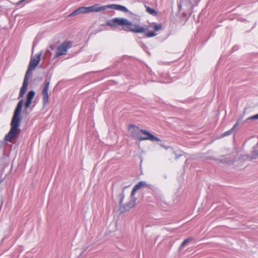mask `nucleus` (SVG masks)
<instances>
[{"label": "nucleus", "mask_w": 258, "mask_h": 258, "mask_svg": "<svg viewBox=\"0 0 258 258\" xmlns=\"http://www.w3.org/2000/svg\"><path fill=\"white\" fill-rule=\"evenodd\" d=\"M105 25L110 27L112 29L118 28L121 27L120 30L126 32H131L135 34H144L145 37L151 38L157 35L154 31H149L148 28L134 24L131 21L124 18L115 17L111 20L107 21Z\"/></svg>", "instance_id": "nucleus-1"}, {"label": "nucleus", "mask_w": 258, "mask_h": 258, "mask_svg": "<svg viewBox=\"0 0 258 258\" xmlns=\"http://www.w3.org/2000/svg\"><path fill=\"white\" fill-rule=\"evenodd\" d=\"M23 106V100H20L15 109L14 114L10 123L11 128L5 137V141L14 143L17 140L21 133L20 128L23 117L21 114Z\"/></svg>", "instance_id": "nucleus-2"}, {"label": "nucleus", "mask_w": 258, "mask_h": 258, "mask_svg": "<svg viewBox=\"0 0 258 258\" xmlns=\"http://www.w3.org/2000/svg\"><path fill=\"white\" fill-rule=\"evenodd\" d=\"M128 130H131V136L134 139H137L139 141L150 140L152 142L161 141L160 138L156 137L149 131L140 129L136 125L130 124L128 126Z\"/></svg>", "instance_id": "nucleus-3"}, {"label": "nucleus", "mask_w": 258, "mask_h": 258, "mask_svg": "<svg viewBox=\"0 0 258 258\" xmlns=\"http://www.w3.org/2000/svg\"><path fill=\"white\" fill-rule=\"evenodd\" d=\"M129 186H125L123 187H116L115 192H118V195L116 196V199H119V206L120 213H124L127 211H129L132 208H134L136 205V202L137 200V198L130 199L129 202H127L125 204H123V201L125 197L124 190L125 189L127 188Z\"/></svg>", "instance_id": "nucleus-4"}, {"label": "nucleus", "mask_w": 258, "mask_h": 258, "mask_svg": "<svg viewBox=\"0 0 258 258\" xmlns=\"http://www.w3.org/2000/svg\"><path fill=\"white\" fill-rule=\"evenodd\" d=\"M194 3L189 0H180L178 3V11H183L182 16L184 17L189 18L193 12V8L196 7Z\"/></svg>", "instance_id": "nucleus-5"}, {"label": "nucleus", "mask_w": 258, "mask_h": 258, "mask_svg": "<svg viewBox=\"0 0 258 258\" xmlns=\"http://www.w3.org/2000/svg\"><path fill=\"white\" fill-rule=\"evenodd\" d=\"M101 6L100 4H96L92 6L89 7H81L73 12H72L69 16V17H73L81 14H87L92 12H99L101 11Z\"/></svg>", "instance_id": "nucleus-6"}, {"label": "nucleus", "mask_w": 258, "mask_h": 258, "mask_svg": "<svg viewBox=\"0 0 258 258\" xmlns=\"http://www.w3.org/2000/svg\"><path fill=\"white\" fill-rule=\"evenodd\" d=\"M34 70L35 69L28 66L24 77L22 86L20 88L18 99L23 97L25 94L26 93L29 85L30 75L32 74V71Z\"/></svg>", "instance_id": "nucleus-7"}, {"label": "nucleus", "mask_w": 258, "mask_h": 258, "mask_svg": "<svg viewBox=\"0 0 258 258\" xmlns=\"http://www.w3.org/2000/svg\"><path fill=\"white\" fill-rule=\"evenodd\" d=\"M51 78V75L47 76L44 82V87L42 91L43 95V103L46 105L49 101L48 90L50 85V80Z\"/></svg>", "instance_id": "nucleus-8"}, {"label": "nucleus", "mask_w": 258, "mask_h": 258, "mask_svg": "<svg viewBox=\"0 0 258 258\" xmlns=\"http://www.w3.org/2000/svg\"><path fill=\"white\" fill-rule=\"evenodd\" d=\"M72 46V42L71 41H65L57 47V51L55 54L54 58H57L67 53L68 49Z\"/></svg>", "instance_id": "nucleus-9"}, {"label": "nucleus", "mask_w": 258, "mask_h": 258, "mask_svg": "<svg viewBox=\"0 0 258 258\" xmlns=\"http://www.w3.org/2000/svg\"><path fill=\"white\" fill-rule=\"evenodd\" d=\"M101 8H103L101 9V11L106 10L107 9H112L113 10L120 11L124 13H129L131 14H133V13L131 12H130L126 7L120 5L110 4L106 6H101Z\"/></svg>", "instance_id": "nucleus-10"}, {"label": "nucleus", "mask_w": 258, "mask_h": 258, "mask_svg": "<svg viewBox=\"0 0 258 258\" xmlns=\"http://www.w3.org/2000/svg\"><path fill=\"white\" fill-rule=\"evenodd\" d=\"M35 95V92L34 90L29 91L27 95H26V99L25 102H23V105L24 107V109L26 110L29 108L30 107L31 104L32 103L33 100Z\"/></svg>", "instance_id": "nucleus-11"}, {"label": "nucleus", "mask_w": 258, "mask_h": 258, "mask_svg": "<svg viewBox=\"0 0 258 258\" xmlns=\"http://www.w3.org/2000/svg\"><path fill=\"white\" fill-rule=\"evenodd\" d=\"M42 53V51H41L40 52L36 54L34 58L31 57L28 66L35 69L39 64Z\"/></svg>", "instance_id": "nucleus-12"}, {"label": "nucleus", "mask_w": 258, "mask_h": 258, "mask_svg": "<svg viewBox=\"0 0 258 258\" xmlns=\"http://www.w3.org/2000/svg\"><path fill=\"white\" fill-rule=\"evenodd\" d=\"M145 6L146 12L147 13H148L149 14H150L153 16H156L157 15L158 13L155 9H154L148 6Z\"/></svg>", "instance_id": "nucleus-13"}, {"label": "nucleus", "mask_w": 258, "mask_h": 258, "mask_svg": "<svg viewBox=\"0 0 258 258\" xmlns=\"http://www.w3.org/2000/svg\"><path fill=\"white\" fill-rule=\"evenodd\" d=\"M193 239V238L191 237H189L186 239H185V240H183V241L182 242V243L180 244V245L179 246V248H178V250L179 251H181L183 248V247L190 241H191V240H192Z\"/></svg>", "instance_id": "nucleus-14"}, {"label": "nucleus", "mask_w": 258, "mask_h": 258, "mask_svg": "<svg viewBox=\"0 0 258 258\" xmlns=\"http://www.w3.org/2000/svg\"><path fill=\"white\" fill-rule=\"evenodd\" d=\"M147 185V182L145 181H140L138 183H137L133 188L135 189L137 191L141 189L142 187Z\"/></svg>", "instance_id": "nucleus-15"}, {"label": "nucleus", "mask_w": 258, "mask_h": 258, "mask_svg": "<svg viewBox=\"0 0 258 258\" xmlns=\"http://www.w3.org/2000/svg\"><path fill=\"white\" fill-rule=\"evenodd\" d=\"M163 25L161 23H153V28L155 32L159 31L162 29Z\"/></svg>", "instance_id": "nucleus-16"}, {"label": "nucleus", "mask_w": 258, "mask_h": 258, "mask_svg": "<svg viewBox=\"0 0 258 258\" xmlns=\"http://www.w3.org/2000/svg\"><path fill=\"white\" fill-rule=\"evenodd\" d=\"M148 189H151L153 192H156L158 190V188L156 186L151 184H147L145 185Z\"/></svg>", "instance_id": "nucleus-17"}, {"label": "nucleus", "mask_w": 258, "mask_h": 258, "mask_svg": "<svg viewBox=\"0 0 258 258\" xmlns=\"http://www.w3.org/2000/svg\"><path fill=\"white\" fill-rule=\"evenodd\" d=\"M219 161L222 163H226L227 164L231 165L234 164V162L230 159H224L222 160H219Z\"/></svg>", "instance_id": "nucleus-18"}, {"label": "nucleus", "mask_w": 258, "mask_h": 258, "mask_svg": "<svg viewBox=\"0 0 258 258\" xmlns=\"http://www.w3.org/2000/svg\"><path fill=\"white\" fill-rule=\"evenodd\" d=\"M233 133V132L231 130V129H230L227 131L224 132L223 134H222L220 135V138H222L226 136H229V135H231Z\"/></svg>", "instance_id": "nucleus-19"}, {"label": "nucleus", "mask_w": 258, "mask_h": 258, "mask_svg": "<svg viewBox=\"0 0 258 258\" xmlns=\"http://www.w3.org/2000/svg\"><path fill=\"white\" fill-rule=\"evenodd\" d=\"M160 143H158V144L161 146L162 147V148H165V149H168L169 148H171V149H172L170 146H166V145H165L164 143L161 140V141H159Z\"/></svg>", "instance_id": "nucleus-20"}, {"label": "nucleus", "mask_w": 258, "mask_h": 258, "mask_svg": "<svg viewBox=\"0 0 258 258\" xmlns=\"http://www.w3.org/2000/svg\"><path fill=\"white\" fill-rule=\"evenodd\" d=\"M241 119H242L241 118H238V120H237L236 122L234 124V125L233 126V127L231 128V130L233 132L235 131L236 127L239 125V122L241 120Z\"/></svg>", "instance_id": "nucleus-21"}, {"label": "nucleus", "mask_w": 258, "mask_h": 258, "mask_svg": "<svg viewBox=\"0 0 258 258\" xmlns=\"http://www.w3.org/2000/svg\"><path fill=\"white\" fill-rule=\"evenodd\" d=\"M256 119H258V113L248 117L246 119V120H256Z\"/></svg>", "instance_id": "nucleus-22"}, {"label": "nucleus", "mask_w": 258, "mask_h": 258, "mask_svg": "<svg viewBox=\"0 0 258 258\" xmlns=\"http://www.w3.org/2000/svg\"><path fill=\"white\" fill-rule=\"evenodd\" d=\"M172 153L174 154L175 159L176 160L178 159L179 157H181L183 155V154H182V153L178 154L174 150H173Z\"/></svg>", "instance_id": "nucleus-23"}, {"label": "nucleus", "mask_w": 258, "mask_h": 258, "mask_svg": "<svg viewBox=\"0 0 258 258\" xmlns=\"http://www.w3.org/2000/svg\"><path fill=\"white\" fill-rule=\"evenodd\" d=\"M136 192H137V190L135 189H134V188H133L132 190L131 193L130 198V199L137 198L136 197H135V195Z\"/></svg>", "instance_id": "nucleus-24"}, {"label": "nucleus", "mask_w": 258, "mask_h": 258, "mask_svg": "<svg viewBox=\"0 0 258 258\" xmlns=\"http://www.w3.org/2000/svg\"><path fill=\"white\" fill-rule=\"evenodd\" d=\"M27 0H21V1H19V2H18L16 4V5L17 6H20L21 5H23L21 7H23L25 5L23 4V3L26 2Z\"/></svg>", "instance_id": "nucleus-25"}, {"label": "nucleus", "mask_w": 258, "mask_h": 258, "mask_svg": "<svg viewBox=\"0 0 258 258\" xmlns=\"http://www.w3.org/2000/svg\"><path fill=\"white\" fill-rule=\"evenodd\" d=\"M88 247H86L85 248V249L82 251V252L80 254V255L78 256V258H79L80 256H81L85 252V251L87 249Z\"/></svg>", "instance_id": "nucleus-26"}, {"label": "nucleus", "mask_w": 258, "mask_h": 258, "mask_svg": "<svg viewBox=\"0 0 258 258\" xmlns=\"http://www.w3.org/2000/svg\"><path fill=\"white\" fill-rule=\"evenodd\" d=\"M238 49V46H234L232 48V51H234L237 50Z\"/></svg>", "instance_id": "nucleus-27"}, {"label": "nucleus", "mask_w": 258, "mask_h": 258, "mask_svg": "<svg viewBox=\"0 0 258 258\" xmlns=\"http://www.w3.org/2000/svg\"><path fill=\"white\" fill-rule=\"evenodd\" d=\"M130 57L128 56H127V55H123L122 57V59H124V58H130Z\"/></svg>", "instance_id": "nucleus-28"}, {"label": "nucleus", "mask_w": 258, "mask_h": 258, "mask_svg": "<svg viewBox=\"0 0 258 258\" xmlns=\"http://www.w3.org/2000/svg\"><path fill=\"white\" fill-rule=\"evenodd\" d=\"M35 45H36V43H35V42H33V47H32V53L33 52V50H34V48Z\"/></svg>", "instance_id": "nucleus-29"}, {"label": "nucleus", "mask_w": 258, "mask_h": 258, "mask_svg": "<svg viewBox=\"0 0 258 258\" xmlns=\"http://www.w3.org/2000/svg\"><path fill=\"white\" fill-rule=\"evenodd\" d=\"M5 178H0V184L4 181Z\"/></svg>", "instance_id": "nucleus-30"}, {"label": "nucleus", "mask_w": 258, "mask_h": 258, "mask_svg": "<svg viewBox=\"0 0 258 258\" xmlns=\"http://www.w3.org/2000/svg\"><path fill=\"white\" fill-rule=\"evenodd\" d=\"M47 52L51 54V52H50V51L49 50L47 49Z\"/></svg>", "instance_id": "nucleus-31"}, {"label": "nucleus", "mask_w": 258, "mask_h": 258, "mask_svg": "<svg viewBox=\"0 0 258 258\" xmlns=\"http://www.w3.org/2000/svg\"><path fill=\"white\" fill-rule=\"evenodd\" d=\"M3 205V202L2 201L1 202V206H0V208H1V207Z\"/></svg>", "instance_id": "nucleus-32"}, {"label": "nucleus", "mask_w": 258, "mask_h": 258, "mask_svg": "<svg viewBox=\"0 0 258 258\" xmlns=\"http://www.w3.org/2000/svg\"><path fill=\"white\" fill-rule=\"evenodd\" d=\"M187 160L186 159V161H185V164H187Z\"/></svg>", "instance_id": "nucleus-33"}, {"label": "nucleus", "mask_w": 258, "mask_h": 258, "mask_svg": "<svg viewBox=\"0 0 258 258\" xmlns=\"http://www.w3.org/2000/svg\"><path fill=\"white\" fill-rule=\"evenodd\" d=\"M181 152L182 154L184 153V154H185V153H184L183 151H181Z\"/></svg>", "instance_id": "nucleus-34"}, {"label": "nucleus", "mask_w": 258, "mask_h": 258, "mask_svg": "<svg viewBox=\"0 0 258 258\" xmlns=\"http://www.w3.org/2000/svg\"><path fill=\"white\" fill-rule=\"evenodd\" d=\"M34 105L32 106V107H31V108H33V107H34Z\"/></svg>", "instance_id": "nucleus-35"}, {"label": "nucleus", "mask_w": 258, "mask_h": 258, "mask_svg": "<svg viewBox=\"0 0 258 258\" xmlns=\"http://www.w3.org/2000/svg\"><path fill=\"white\" fill-rule=\"evenodd\" d=\"M34 105L32 106V107H31V108H33V107H34Z\"/></svg>", "instance_id": "nucleus-36"}]
</instances>
